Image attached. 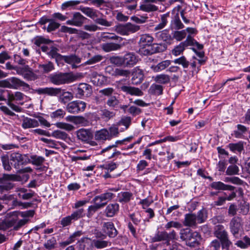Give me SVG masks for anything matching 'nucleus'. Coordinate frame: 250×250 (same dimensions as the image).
Masks as SVG:
<instances>
[{
    "instance_id": "f257e3e1",
    "label": "nucleus",
    "mask_w": 250,
    "mask_h": 250,
    "mask_svg": "<svg viewBox=\"0 0 250 250\" xmlns=\"http://www.w3.org/2000/svg\"><path fill=\"white\" fill-rule=\"evenodd\" d=\"M38 94H46L50 96H56L60 95L59 101L65 104L73 99V94L68 91H65L61 88L45 87L39 88L35 90Z\"/></svg>"
},
{
    "instance_id": "f03ea898",
    "label": "nucleus",
    "mask_w": 250,
    "mask_h": 250,
    "mask_svg": "<svg viewBox=\"0 0 250 250\" xmlns=\"http://www.w3.org/2000/svg\"><path fill=\"white\" fill-rule=\"evenodd\" d=\"M25 157V155L18 152H14L10 154V164L15 168L18 169L17 172L19 173H30L32 171V169L30 167L20 168L21 166L25 165L28 162Z\"/></svg>"
},
{
    "instance_id": "7ed1b4c3",
    "label": "nucleus",
    "mask_w": 250,
    "mask_h": 250,
    "mask_svg": "<svg viewBox=\"0 0 250 250\" xmlns=\"http://www.w3.org/2000/svg\"><path fill=\"white\" fill-rule=\"evenodd\" d=\"M48 79L52 83L59 85L73 82L76 77L72 73L58 72L51 74Z\"/></svg>"
},
{
    "instance_id": "20e7f679",
    "label": "nucleus",
    "mask_w": 250,
    "mask_h": 250,
    "mask_svg": "<svg viewBox=\"0 0 250 250\" xmlns=\"http://www.w3.org/2000/svg\"><path fill=\"white\" fill-rule=\"evenodd\" d=\"M214 235L221 241L222 249L225 250H229L232 243L229 239L228 233L224 226L222 225L216 226L214 228Z\"/></svg>"
},
{
    "instance_id": "39448f33",
    "label": "nucleus",
    "mask_w": 250,
    "mask_h": 250,
    "mask_svg": "<svg viewBox=\"0 0 250 250\" xmlns=\"http://www.w3.org/2000/svg\"><path fill=\"white\" fill-rule=\"evenodd\" d=\"M18 176L15 174H3L0 177V193L8 191L14 187V184L11 181L17 180Z\"/></svg>"
},
{
    "instance_id": "423d86ee",
    "label": "nucleus",
    "mask_w": 250,
    "mask_h": 250,
    "mask_svg": "<svg viewBox=\"0 0 250 250\" xmlns=\"http://www.w3.org/2000/svg\"><path fill=\"white\" fill-rule=\"evenodd\" d=\"M26 96L20 91L15 92H9L7 95V104L12 109L16 112H20L22 110L21 107L13 103V102H20L24 100Z\"/></svg>"
},
{
    "instance_id": "0eeeda50",
    "label": "nucleus",
    "mask_w": 250,
    "mask_h": 250,
    "mask_svg": "<svg viewBox=\"0 0 250 250\" xmlns=\"http://www.w3.org/2000/svg\"><path fill=\"white\" fill-rule=\"evenodd\" d=\"M176 233L174 230L169 233L165 231H158L153 237L150 238V240L152 243L166 241L167 245H168L169 241L176 239Z\"/></svg>"
},
{
    "instance_id": "6e6552de",
    "label": "nucleus",
    "mask_w": 250,
    "mask_h": 250,
    "mask_svg": "<svg viewBox=\"0 0 250 250\" xmlns=\"http://www.w3.org/2000/svg\"><path fill=\"white\" fill-rule=\"evenodd\" d=\"M88 202L86 200H81L77 201L72 207L73 208L77 209L73 211L70 215L73 221H77L84 217L85 215V210L81 207L85 205Z\"/></svg>"
},
{
    "instance_id": "1a4fd4ad",
    "label": "nucleus",
    "mask_w": 250,
    "mask_h": 250,
    "mask_svg": "<svg viewBox=\"0 0 250 250\" xmlns=\"http://www.w3.org/2000/svg\"><path fill=\"white\" fill-rule=\"evenodd\" d=\"M243 226L241 217L235 216L232 218L229 223L230 231L234 237H237Z\"/></svg>"
},
{
    "instance_id": "9d476101",
    "label": "nucleus",
    "mask_w": 250,
    "mask_h": 250,
    "mask_svg": "<svg viewBox=\"0 0 250 250\" xmlns=\"http://www.w3.org/2000/svg\"><path fill=\"white\" fill-rule=\"evenodd\" d=\"M86 107V103L81 101H74L68 103L66 106L67 111L72 114H77L83 111Z\"/></svg>"
},
{
    "instance_id": "9b49d317",
    "label": "nucleus",
    "mask_w": 250,
    "mask_h": 250,
    "mask_svg": "<svg viewBox=\"0 0 250 250\" xmlns=\"http://www.w3.org/2000/svg\"><path fill=\"white\" fill-rule=\"evenodd\" d=\"M76 91V97L79 99H82L83 97H88L92 93L91 86L86 83H80Z\"/></svg>"
},
{
    "instance_id": "f8f14e48",
    "label": "nucleus",
    "mask_w": 250,
    "mask_h": 250,
    "mask_svg": "<svg viewBox=\"0 0 250 250\" xmlns=\"http://www.w3.org/2000/svg\"><path fill=\"white\" fill-rule=\"evenodd\" d=\"M47 22H49V24L46 28V31L48 32H51L55 31L60 26V24L56 22L54 19H49L45 16L41 18L39 21L38 23L41 25H44Z\"/></svg>"
},
{
    "instance_id": "ddd939ff",
    "label": "nucleus",
    "mask_w": 250,
    "mask_h": 250,
    "mask_svg": "<svg viewBox=\"0 0 250 250\" xmlns=\"http://www.w3.org/2000/svg\"><path fill=\"white\" fill-rule=\"evenodd\" d=\"M86 20V18L80 12H75L73 14L72 19L67 21L66 23L68 25L80 27L83 24Z\"/></svg>"
},
{
    "instance_id": "4468645a",
    "label": "nucleus",
    "mask_w": 250,
    "mask_h": 250,
    "mask_svg": "<svg viewBox=\"0 0 250 250\" xmlns=\"http://www.w3.org/2000/svg\"><path fill=\"white\" fill-rule=\"evenodd\" d=\"M78 140L82 142L87 143L93 138L91 131L88 129L81 128L76 132Z\"/></svg>"
},
{
    "instance_id": "2eb2a0df",
    "label": "nucleus",
    "mask_w": 250,
    "mask_h": 250,
    "mask_svg": "<svg viewBox=\"0 0 250 250\" xmlns=\"http://www.w3.org/2000/svg\"><path fill=\"white\" fill-rule=\"evenodd\" d=\"M118 88L126 94L132 96H141L143 95V91L139 88L125 85H119Z\"/></svg>"
},
{
    "instance_id": "dca6fc26",
    "label": "nucleus",
    "mask_w": 250,
    "mask_h": 250,
    "mask_svg": "<svg viewBox=\"0 0 250 250\" xmlns=\"http://www.w3.org/2000/svg\"><path fill=\"white\" fill-rule=\"evenodd\" d=\"M123 60L124 66L132 67L137 63L138 59L134 53L129 52L123 56Z\"/></svg>"
},
{
    "instance_id": "f3484780",
    "label": "nucleus",
    "mask_w": 250,
    "mask_h": 250,
    "mask_svg": "<svg viewBox=\"0 0 250 250\" xmlns=\"http://www.w3.org/2000/svg\"><path fill=\"white\" fill-rule=\"evenodd\" d=\"M102 230L110 238H114L118 234V231L111 222L104 223Z\"/></svg>"
},
{
    "instance_id": "a211bd4d",
    "label": "nucleus",
    "mask_w": 250,
    "mask_h": 250,
    "mask_svg": "<svg viewBox=\"0 0 250 250\" xmlns=\"http://www.w3.org/2000/svg\"><path fill=\"white\" fill-rule=\"evenodd\" d=\"M197 220L196 215L194 213H188L185 215V219L183 221V225L195 229L197 227Z\"/></svg>"
},
{
    "instance_id": "6ab92c4d",
    "label": "nucleus",
    "mask_w": 250,
    "mask_h": 250,
    "mask_svg": "<svg viewBox=\"0 0 250 250\" xmlns=\"http://www.w3.org/2000/svg\"><path fill=\"white\" fill-rule=\"evenodd\" d=\"M10 82L11 89H17L20 87H22L24 89H30V85L28 83L16 77L10 78Z\"/></svg>"
},
{
    "instance_id": "aec40b11",
    "label": "nucleus",
    "mask_w": 250,
    "mask_h": 250,
    "mask_svg": "<svg viewBox=\"0 0 250 250\" xmlns=\"http://www.w3.org/2000/svg\"><path fill=\"white\" fill-rule=\"evenodd\" d=\"M22 117L21 126L23 129L35 128L39 126V123L38 120L24 116Z\"/></svg>"
},
{
    "instance_id": "412c9836",
    "label": "nucleus",
    "mask_w": 250,
    "mask_h": 250,
    "mask_svg": "<svg viewBox=\"0 0 250 250\" xmlns=\"http://www.w3.org/2000/svg\"><path fill=\"white\" fill-rule=\"evenodd\" d=\"M119 211V205L117 203H112L108 205L105 210L104 213L107 217H112L117 214Z\"/></svg>"
},
{
    "instance_id": "4be33fe9",
    "label": "nucleus",
    "mask_w": 250,
    "mask_h": 250,
    "mask_svg": "<svg viewBox=\"0 0 250 250\" xmlns=\"http://www.w3.org/2000/svg\"><path fill=\"white\" fill-rule=\"evenodd\" d=\"M108 134V130L104 128L97 131L95 134V139L100 142H104L106 140H110Z\"/></svg>"
},
{
    "instance_id": "5701e85b",
    "label": "nucleus",
    "mask_w": 250,
    "mask_h": 250,
    "mask_svg": "<svg viewBox=\"0 0 250 250\" xmlns=\"http://www.w3.org/2000/svg\"><path fill=\"white\" fill-rule=\"evenodd\" d=\"M170 26L171 28L175 30H179L184 28V25L180 19L178 11L172 18Z\"/></svg>"
},
{
    "instance_id": "b1692460",
    "label": "nucleus",
    "mask_w": 250,
    "mask_h": 250,
    "mask_svg": "<svg viewBox=\"0 0 250 250\" xmlns=\"http://www.w3.org/2000/svg\"><path fill=\"white\" fill-rule=\"evenodd\" d=\"M90 78L92 82L96 85L104 84L106 80V78L104 76L99 74L96 72H92L90 75Z\"/></svg>"
},
{
    "instance_id": "393cba45",
    "label": "nucleus",
    "mask_w": 250,
    "mask_h": 250,
    "mask_svg": "<svg viewBox=\"0 0 250 250\" xmlns=\"http://www.w3.org/2000/svg\"><path fill=\"white\" fill-rule=\"evenodd\" d=\"M118 201L121 203L129 202L133 198V194L129 191H122L118 194Z\"/></svg>"
},
{
    "instance_id": "a878e982",
    "label": "nucleus",
    "mask_w": 250,
    "mask_h": 250,
    "mask_svg": "<svg viewBox=\"0 0 250 250\" xmlns=\"http://www.w3.org/2000/svg\"><path fill=\"white\" fill-rule=\"evenodd\" d=\"M210 187L214 189L223 190H233L235 188L233 186L226 185L220 181L212 182L210 184Z\"/></svg>"
},
{
    "instance_id": "bb28decb",
    "label": "nucleus",
    "mask_w": 250,
    "mask_h": 250,
    "mask_svg": "<svg viewBox=\"0 0 250 250\" xmlns=\"http://www.w3.org/2000/svg\"><path fill=\"white\" fill-rule=\"evenodd\" d=\"M200 234L197 231H194L190 240L187 242V245L190 247H195L200 244L201 240Z\"/></svg>"
},
{
    "instance_id": "cd10ccee",
    "label": "nucleus",
    "mask_w": 250,
    "mask_h": 250,
    "mask_svg": "<svg viewBox=\"0 0 250 250\" xmlns=\"http://www.w3.org/2000/svg\"><path fill=\"white\" fill-rule=\"evenodd\" d=\"M62 61H64L67 63L71 64L74 67L75 64H78L81 62V59L76 55L72 54L68 56H62Z\"/></svg>"
},
{
    "instance_id": "c85d7f7f",
    "label": "nucleus",
    "mask_w": 250,
    "mask_h": 250,
    "mask_svg": "<svg viewBox=\"0 0 250 250\" xmlns=\"http://www.w3.org/2000/svg\"><path fill=\"white\" fill-rule=\"evenodd\" d=\"M171 64V61L165 60L162 61L157 65H153L150 68L155 72H159L165 70Z\"/></svg>"
},
{
    "instance_id": "c756f323",
    "label": "nucleus",
    "mask_w": 250,
    "mask_h": 250,
    "mask_svg": "<svg viewBox=\"0 0 250 250\" xmlns=\"http://www.w3.org/2000/svg\"><path fill=\"white\" fill-rule=\"evenodd\" d=\"M164 87L159 84L153 83L148 89V92L150 94L159 96L163 94Z\"/></svg>"
},
{
    "instance_id": "7c9ffc66",
    "label": "nucleus",
    "mask_w": 250,
    "mask_h": 250,
    "mask_svg": "<svg viewBox=\"0 0 250 250\" xmlns=\"http://www.w3.org/2000/svg\"><path fill=\"white\" fill-rule=\"evenodd\" d=\"M153 41V38L149 34H144L141 36L139 43L141 47H146L151 46Z\"/></svg>"
},
{
    "instance_id": "2f4dec72",
    "label": "nucleus",
    "mask_w": 250,
    "mask_h": 250,
    "mask_svg": "<svg viewBox=\"0 0 250 250\" xmlns=\"http://www.w3.org/2000/svg\"><path fill=\"white\" fill-rule=\"evenodd\" d=\"M153 80L159 84H167L170 81V76L165 74H161L157 75L152 77Z\"/></svg>"
},
{
    "instance_id": "473e14b6",
    "label": "nucleus",
    "mask_w": 250,
    "mask_h": 250,
    "mask_svg": "<svg viewBox=\"0 0 250 250\" xmlns=\"http://www.w3.org/2000/svg\"><path fill=\"white\" fill-rule=\"evenodd\" d=\"M101 47L105 52H108L120 49L121 47V45L119 44L109 42L102 44L101 45Z\"/></svg>"
},
{
    "instance_id": "72a5a7b5",
    "label": "nucleus",
    "mask_w": 250,
    "mask_h": 250,
    "mask_svg": "<svg viewBox=\"0 0 250 250\" xmlns=\"http://www.w3.org/2000/svg\"><path fill=\"white\" fill-rule=\"evenodd\" d=\"M80 246L83 250H88L92 247L93 241L88 237H83L79 241Z\"/></svg>"
},
{
    "instance_id": "f704fd0d",
    "label": "nucleus",
    "mask_w": 250,
    "mask_h": 250,
    "mask_svg": "<svg viewBox=\"0 0 250 250\" xmlns=\"http://www.w3.org/2000/svg\"><path fill=\"white\" fill-rule=\"evenodd\" d=\"M194 231L188 228L182 229L180 231V237L183 241H186V244L190 240Z\"/></svg>"
},
{
    "instance_id": "c9c22d12",
    "label": "nucleus",
    "mask_w": 250,
    "mask_h": 250,
    "mask_svg": "<svg viewBox=\"0 0 250 250\" xmlns=\"http://www.w3.org/2000/svg\"><path fill=\"white\" fill-rule=\"evenodd\" d=\"M144 80L143 72L141 70H138L133 73V77L131 79L132 83L137 85L142 82Z\"/></svg>"
},
{
    "instance_id": "e433bc0d",
    "label": "nucleus",
    "mask_w": 250,
    "mask_h": 250,
    "mask_svg": "<svg viewBox=\"0 0 250 250\" xmlns=\"http://www.w3.org/2000/svg\"><path fill=\"white\" fill-rule=\"evenodd\" d=\"M100 114L101 118L106 121H108L115 116V113L106 108L101 109L100 110Z\"/></svg>"
},
{
    "instance_id": "4c0bfd02",
    "label": "nucleus",
    "mask_w": 250,
    "mask_h": 250,
    "mask_svg": "<svg viewBox=\"0 0 250 250\" xmlns=\"http://www.w3.org/2000/svg\"><path fill=\"white\" fill-rule=\"evenodd\" d=\"M235 245L241 249H247L250 247V237L245 235L241 240L237 241Z\"/></svg>"
},
{
    "instance_id": "58836bf2",
    "label": "nucleus",
    "mask_w": 250,
    "mask_h": 250,
    "mask_svg": "<svg viewBox=\"0 0 250 250\" xmlns=\"http://www.w3.org/2000/svg\"><path fill=\"white\" fill-rule=\"evenodd\" d=\"M140 9L146 12H154L158 10V8L151 3L144 2L140 5Z\"/></svg>"
},
{
    "instance_id": "ea45409f",
    "label": "nucleus",
    "mask_w": 250,
    "mask_h": 250,
    "mask_svg": "<svg viewBox=\"0 0 250 250\" xmlns=\"http://www.w3.org/2000/svg\"><path fill=\"white\" fill-rule=\"evenodd\" d=\"M59 49L54 46H52L50 50L47 52V55L51 58L55 59L56 62L62 61V55L58 53Z\"/></svg>"
},
{
    "instance_id": "a19ab883",
    "label": "nucleus",
    "mask_w": 250,
    "mask_h": 250,
    "mask_svg": "<svg viewBox=\"0 0 250 250\" xmlns=\"http://www.w3.org/2000/svg\"><path fill=\"white\" fill-rule=\"evenodd\" d=\"M39 68L43 73H48L55 69L53 63L50 61L45 63L39 64Z\"/></svg>"
},
{
    "instance_id": "79ce46f5",
    "label": "nucleus",
    "mask_w": 250,
    "mask_h": 250,
    "mask_svg": "<svg viewBox=\"0 0 250 250\" xmlns=\"http://www.w3.org/2000/svg\"><path fill=\"white\" fill-rule=\"evenodd\" d=\"M51 136L56 139H61L64 141H67V140H70V137L66 132L60 130L54 131L52 133Z\"/></svg>"
},
{
    "instance_id": "37998d69",
    "label": "nucleus",
    "mask_w": 250,
    "mask_h": 250,
    "mask_svg": "<svg viewBox=\"0 0 250 250\" xmlns=\"http://www.w3.org/2000/svg\"><path fill=\"white\" fill-rule=\"evenodd\" d=\"M0 159L3 168L6 171H11L12 167L10 164V157L7 154H3L1 156Z\"/></svg>"
},
{
    "instance_id": "c03bdc74",
    "label": "nucleus",
    "mask_w": 250,
    "mask_h": 250,
    "mask_svg": "<svg viewBox=\"0 0 250 250\" xmlns=\"http://www.w3.org/2000/svg\"><path fill=\"white\" fill-rule=\"evenodd\" d=\"M228 147L233 152H241L244 150V145L242 142L237 143H230L228 145Z\"/></svg>"
},
{
    "instance_id": "a18cd8bd",
    "label": "nucleus",
    "mask_w": 250,
    "mask_h": 250,
    "mask_svg": "<svg viewBox=\"0 0 250 250\" xmlns=\"http://www.w3.org/2000/svg\"><path fill=\"white\" fill-rule=\"evenodd\" d=\"M110 63L117 66H124L123 56H113L109 58Z\"/></svg>"
},
{
    "instance_id": "49530a36",
    "label": "nucleus",
    "mask_w": 250,
    "mask_h": 250,
    "mask_svg": "<svg viewBox=\"0 0 250 250\" xmlns=\"http://www.w3.org/2000/svg\"><path fill=\"white\" fill-rule=\"evenodd\" d=\"M71 122L75 125H79L83 126L87 125L89 123L88 121L83 116H76V117H72Z\"/></svg>"
},
{
    "instance_id": "de8ad7c7",
    "label": "nucleus",
    "mask_w": 250,
    "mask_h": 250,
    "mask_svg": "<svg viewBox=\"0 0 250 250\" xmlns=\"http://www.w3.org/2000/svg\"><path fill=\"white\" fill-rule=\"evenodd\" d=\"M151 48L154 54L164 51L166 50L167 45L165 43H153L151 45Z\"/></svg>"
},
{
    "instance_id": "09e8293b",
    "label": "nucleus",
    "mask_w": 250,
    "mask_h": 250,
    "mask_svg": "<svg viewBox=\"0 0 250 250\" xmlns=\"http://www.w3.org/2000/svg\"><path fill=\"white\" fill-rule=\"evenodd\" d=\"M80 10L83 13L91 19L97 17L96 11L91 8L83 7H81Z\"/></svg>"
},
{
    "instance_id": "8fccbe9b",
    "label": "nucleus",
    "mask_w": 250,
    "mask_h": 250,
    "mask_svg": "<svg viewBox=\"0 0 250 250\" xmlns=\"http://www.w3.org/2000/svg\"><path fill=\"white\" fill-rule=\"evenodd\" d=\"M196 217L198 223L201 224L204 223L208 217L207 210L205 209L199 210L196 215Z\"/></svg>"
},
{
    "instance_id": "3c124183",
    "label": "nucleus",
    "mask_w": 250,
    "mask_h": 250,
    "mask_svg": "<svg viewBox=\"0 0 250 250\" xmlns=\"http://www.w3.org/2000/svg\"><path fill=\"white\" fill-rule=\"evenodd\" d=\"M237 127V130L234 131V136L237 138H241L243 134L247 131L248 129L245 126L240 124L238 125Z\"/></svg>"
},
{
    "instance_id": "603ef678",
    "label": "nucleus",
    "mask_w": 250,
    "mask_h": 250,
    "mask_svg": "<svg viewBox=\"0 0 250 250\" xmlns=\"http://www.w3.org/2000/svg\"><path fill=\"white\" fill-rule=\"evenodd\" d=\"M94 205L89 206L87 209V216L91 217L93 214L99 209L104 207V205L94 203Z\"/></svg>"
},
{
    "instance_id": "864d4df0",
    "label": "nucleus",
    "mask_w": 250,
    "mask_h": 250,
    "mask_svg": "<svg viewBox=\"0 0 250 250\" xmlns=\"http://www.w3.org/2000/svg\"><path fill=\"white\" fill-rule=\"evenodd\" d=\"M94 247L98 249H104L111 245V243L105 240H94L93 241Z\"/></svg>"
},
{
    "instance_id": "5fc2aeb1",
    "label": "nucleus",
    "mask_w": 250,
    "mask_h": 250,
    "mask_svg": "<svg viewBox=\"0 0 250 250\" xmlns=\"http://www.w3.org/2000/svg\"><path fill=\"white\" fill-rule=\"evenodd\" d=\"M106 104L109 107L114 108L118 106L120 102L118 98L114 96L109 97L106 101Z\"/></svg>"
},
{
    "instance_id": "6e6d98bb",
    "label": "nucleus",
    "mask_w": 250,
    "mask_h": 250,
    "mask_svg": "<svg viewBox=\"0 0 250 250\" xmlns=\"http://www.w3.org/2000/svg\"><path fill=\"white\" fill-rule=\"evenodd\" d=\"M174 63L181 65L184 68H187L189 65V62L186 58L183 56L179 58L176 59L173 61Z\"/></svg>"
},
{
    "instance_id": "4d7b16f0",
    "label": "nucleus",
    "mask_w": 250,
    "mask_h": 250,
    "mask_svg": "<svg viewBox=\"0 0 250 250\" xmlns=\"http://www.w3.org/2000/svg\"><path fill=\"white\" fill-rule=\"evenodd\" d=\"M169 16V13H167L161 16V22L158 24L155 28L156 30L163 28L167 22V19Z\"/></svg>"
},
{
    "instance_id": "13d9d810",
    "label": "nucleus",
    "mask_w": 250,
    "mask_h": 250,
    "mask_svg": "<svg viewBox=\"0 0 250 250\" xmlns=\"http://www.w3.org/2000/svg\"><path fill=\"white\" fill-rule=\"evenodd\" d=\"M22 76L24 79L30 81H35L39 78L38 76L33 72L32 69L23 73Z\"/></svg>"
},
{
    "instance_id": "bf43d9fd",
    "label": "nucleus",
    "mask_w": 250,
    "mask_h": 250,
    "mask_svg": "<svg viewBox=\"0 0 250 250\" xmlns=\"http://www.w3.org/2000/svg\"><path fill=\"white\" fill-rule=\"evenodd\" d=\"M56 244L57 241L56 238L54 237H52L44 243L43 246L48 250H52L55 249Z\"/></svg>"
},
{
    "instance_id": "052dcab7",
    "label": "nucleus",
    "mask_w": 250,
    "mask_h": 250,
    "mask_svg": "<svg viewBox=\"0 0 250 250\" xmlns=\"http://www.w3.org/2000/svg\"><path fill=\"white\" fill-rule=\"evenodd\" d=\"M221 246H222L221 241L218 239H214L208 246V250H220Z\"/></svg>"
},
{
    "instance_id": "680f3d73",
    "label": "nucleus",
    "mask_w": 250,
    "mask_h": 250,
    "mask_svg": "<svg viewBox=\"0 0 250 250\" xmlns=\"http://www.w3.org/2000/svg\"><path fill=\"white\" fill-rule=\"evenodd\" d=\"M185 42H181L178 45L176 46L172 50V54L175 56L180 55L185 50L186 47Z\"/></svg>"
},
{
    "instance_id": "e2e57ef3",
    "label": "nucleus",
    "mask_w": 250,
    "mask_h": 250,
    "mask_svg": "<svg viewBox=\"0 0 250 250\" xmlns=\"http://www.w3.org/2000/svg\"><path fill=\"white\" fill-rule=\"evenodd\" d=\"M31 163L37 166H41L45 161V159L42 156L33 155L31 156Z\"/></svg>"
},
{
    "instance_id": "0e129e2a",
    "label": "nucleus",
    "mask_w": 250,
    "mask_h": 250,
    "mask_svg": "<svg viewBox=\"0 0 250 250\" xmlns=\"http://www.w3.org/2000/svg\"><path fill=\"white\" fill-rule=\"evenodd\" d=\"M34 43L38 46H40L42 44L49 43L51 41L49 39H45L42 36H37L33 40Z\"/></svg>"
},
{
    "instance_id": "69168bd1",
    "label": "nucleus",
    "mask_w": 250,
    "mask_h": 250,
    "mask_svg": "<svg viewBox=\"0 0 250 250\" xmlns=\"http://www.w3.org/2000/svg\"><path fill=\"white\" fill-rule=\"evenodd\" d=\"M56 125L57 127L64 129L67 131H70L75 129V127L73 125L65 123L59 122L56 123Z\"/></svg>"
},
{
    "instance_id": "338daca9",
    "label": "nucleus",
    "mask_w": 250,
    "mask_h": 250,
    "mask_svg": "<svg viewBox=\"0 0 250 250\" xmlns=\"http://www.w3.org/2000/svg\"><path fill=\"white\" fill-rule=\"evenodd\" d=\"M239 171V167L236 165H232L228 167L226 173L228 175H236L238 174Z\"/></svg>"
},
{
    "instance_id": "774afa93",
    "label": "nucleus",
    "mask_w": 250,
    "mask_h": 250,
    "mask_svg": "<svg viewBox=\"0 0 250 250\" xmlns=\"http://www.w3.org/2000/svg\"><path fill=\"white\" fill-rule=\"evenodd\" d=\"M187 35L186 30L176 31L173 34V38L178 41H181L184 39Z\"/></svg>"
}]
</instances>
